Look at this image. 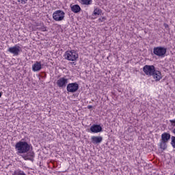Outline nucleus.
<instances>
[{"label": "nucleus", "mask_w": 175, "mask_h": 175, "mask_svg": "<svg viewBox=\"0 0 175 175\" xmlns=\"http://www.w3.org/2000/svg\"><path fill=\"white\" fill-rule=\"evenodd\" d=\"M15 148L18 155L19 154H27L31 150V145L28 144L26 142H19L16 143Z\"/></svg>", "instance_id": "obj_1"}, {"label": "nucleus", "mask_w": 175, "mask_h": 175, "mask_svg": "<svg viewBox=\"0 0 175 175\" xmlns=\"http://www.w3.org/2000/svg\"><path fill=\"white\" fill-rule=\"evenodd\" d=\"M64 58L68 61H76L79 58V53L75 50L67 51L64 54Z\"/></svg>", "instance_id": "obj_2"}, {"label": "nucleus", "mask_w": 175, "mask_h": 175, "mask_svg": "<svg viewBox=\"0 0 175 175\" xmlns=\"http://www.w3.org/2000/svg\"><path fill=\"white\" fill-rule=\"evenodd\" d=\"M69 83V79L66 77H60L59 79L57 80L56 84L57 87L59 88H65L68 83Z\"/></svg>", "instance_id": "obj_3"}, {"label": "nucleus", "mask_w": 175, "mask_h": 175, "mask_svg": "<svg viewBox=\"0 0 175 175\" xmlns=\"http://www.w3.org/2000/svg\"><path fill=\"white\" fill-rule=\"evenodd\" d=\"M65 18V12L62 10H57L53 14V18L55 21H62Z\"/></svg>", "instance_id": "obj_4"}, {"label": "nucleus", "mask_w": 175, "mask_h": 175, "mask_svg": "<svg viewBox=\"0 0 175 175\" xmlns=\"http://www.w3.org/2000/svg\"><path fill=\"white\" fill-rule=\"evenodd\" d=\"M153 53L157 57H165V54H166V48L162 46L154 47L153 49Z\"/></svg>", "instance_id": "obj_5"}, {"label": "nucleus", "mask_w": 175, "mask_h": 175, "mask_svg": "<svg viewBox=\"0 0 175 175\" xmlns=\"http://www.w3.org/2000/svg\"><path fill=\"white\" fill-rule=\"evenodd\" d=\"M143 70L146 76H151L155 72V67L152 65H146L144 66Z\"/></svg>", "instance_id": "obj_6"}, {"label": "nucleus", "mask_w": 175, "mask_h": 175, "mask_svg": "<svg viewBox=\"0 0 175 175\" xmlns=\"http://www.w3.org/2000/svg\"><path fill=\"white\" fill-rule=\"evenodd\" d=\"M66 90L68 92H76L79 90V83H71L67 85Z\"/></svg>", "instance_id": "obj_7"}, {"label": "nucleus", "mask_w": 175, "mask_h": 175, "mask_svg": "<svg viewBox=\"0 0 175 175\" xmlns=\"http://www.w3.org/2000/svg\"><path fill=\"white\" fill-rule=\"evenodd\" d=\"M8 51L14 55H18L21 51V46H18V44H16L14 46L10 47Z\"/></svg>", "instance_id": "obj_8"}, {"label": "nucleus", "mask_w": 175, "mask_h": 175, "mask_svg": "<svg viewBox=\"0 0 175 175\" xmlns=\"http://www.w3.org/2000/svg\"><path fill=\"white\" fill-rule=\"evenodd\" d=\"M35 157V153L33 151H28L26 154H23L22 158L25 161H32Z\"/></svg>", "instance_id": "obj_9"}, {"label": "nucleus", "mask_w": 175, "mask_h": 175, "mask_svg": "<svg viewBox=\"0 0 175 175\" xmlns=\"http://www.w3.org/2000/svg\"><path fill=\"white\" fill-rule=\"evenodd\" d=\"M102 126L99 124H93L90 127V131L92 133H99L102 132Z\"/></svg>", "instance_id": "obj_10"}, {"label": "nucleus", "mask_w": 175, "mask_h": 175, "mask_svg": "<svg viewBox=\"0 0 175 175\" xmlns=\"http://www.w3.org/2000/svg\"><path fill=\"white\" fill-rule=\"evenodd\" d=\"M103 138L100 136H92L91 142L93 144H99L102 143Z\"/></svg>", "instance_id": "obj_11"}, {"label": "nucleus", "mask_w": 175, "mask_h": 175, "mask_svg": "<svg viewBox=\"0 0 175 175\" xmlns=\"http://www.w3.org/2000/svg\"><path fill=\"white\" fill-rule=\"evenodd\" d=\"M152 76L155 81H159L162 79V73L159 70H154Z\"/></svg>", "instance_id": "obj_12"}, {"label": "nucleus", "mask_w": 175, "mask_h": 175, "mask_svg": "<svg viewBox=\"0 0 175 175\" xmlns=\"http://www.w3.org/2000/svg\"><path fill=\"white\" fill-rule=\"evenodd\" d=\"M42 69V63L40 62H36L32 65V70L33 72H39Z\"/></svg>", "instance_id": "obj_13"}, {"label": "nucleus", "mask_w": 175, "mask_h": 175, "mask_svg": "<svg viewBox=\"0 0 175 175\" xmlns=\"http://www.w3.org/2000/svg\"><path fill=\"white\" fill-rule=\"evenodd\" d=\"M70 8L73 13H79L81 10V8L79 5H71Z\"/></svg>", "instance_id": "obj_14"}, {"label": "nucleus", "mask_w": 175, "mask_h": 175, "mask_svg": "<svg viewBox=\"0 0 175 175\" xmlns=\"http://www.w3.org/2000/svg\"><path fill=\"white\" fill-rule=\"evenodd\" d=\"M161 140L163 142H168L169 140H170V134L167 133H163L161 135Z\"/></svg>", "instance_id": "obj_15"}, {"label": "nucleus", "mask_w": 175, "mask_h": 175, "mask_svg": "<svg viewBox=\"0 0 175 175\" xmlns=\"http://www.w3.org/2000/svg\"><path fill=\"white\" fill-rule=\"evenodd\" d=\"M81 5H86L87 6L92 5V0H80Z\"/></svg>", "instance_id": "obj_16"}, {"label": "nucleus", "mask_w": 175, "mask_h": 175, "mask_svg": "<svg viewBox=\"0 0 175 175\" xmlns=\"http://www.w3.org/2000/svg\"><path fill=\"white\" fill-rule=\"evenodd\" d=\"M102 14V10L99 9V8H95L92 16H100V14Z\"/></svg>", "instance_id": "obj_17"}, {"label": "nucleus", "mask_w": 175, "mask_h": 175, "mask_svg": "<svg viewBox=\"0 0 175 175\" xmlns=\"http://www.w3.org/2000/svg\"><path fill=\"white\" fill-rule=\"evenodd\" d=\"M166 142L161 141L160 142V148H162V150L166 149Z\"/></svg>", "instance_id": "obj_18"}, {"label": "nucleus", "mask_w": 175, "mask_h": 175, "mask_svg": "<svg viewBox=\"0 0 175 175\" xmlns=\"http://www.w3.org/2000/svg\"><path fill=\"white\" fill-rule=\"evenodd\" d=\"M171 144H172V147L174 148H175V137L174 136H172V137H171Z\"/></svg>", "instance_id": "obj_19"}, {"label": "nucleus", "mask_w": 175, "mask_h": 175, "mask_svg": "<svg viewBox=\"0 0 175 175\" xmlns=\"http://www.w3.org/2000/svg\"><path fill=\"white\" fill-rule=\"evenodd\" d=\"M14 175H26L23 171H16Z\"/></svg>", "instance_id": "obj_20"}, {"label": "nucleus", "mask_w": 175, "mask_h": 175, "mask_svg": "<svg viewBox=\"0 0 175 175\" xmlns=\"http://www.w3.org/2000/svg\"><path fill=\"white\" fill-rule=\"evenodd\" d=\"M19 3H21L22 5H25L27 3V0H17Z\"/></svg>", "instance_id": "obj_21"}, {"label": "nucleus", "mask_w": 175, "mask_h": 175, "mask_svg": "<svg viewBox=\"0 0 175 175\" xmlns=\"http://www.w3.org/2000/svg\"><path fill=\"white\" fill-rule=\"evenodd\" d=\"M40 30L42 31V32H46V31H47V27H41Z\"/></svg>", "instance_id": "obj_22"}, {"label": "nucleus", "mask_w": 175, "mask_h": 175, "mask_svg": "<svg viewBox=\"0 0 175 175\" xmlns=\"http://www.w3.org/2000/svg\"><path fill=\"white\" fill-rule=\"evenodd\" d=\"M1 96H2V94L0 92V98H1Z\"/></svg>", "instance_id": "obj_23"}, {"label": "nucleus", "mask_w": 175, "mask_h": 175, "mask_svg": "<svg viewBox=\"0 0 175 175\" xmlns=\"http://www.w3.org/2000/svg\"><path fill=\"white\" fill-rule=\"evenodd\" d=\"M165 28H166V27H167V25L165 24Z\"/></svg>", "instance_id": "obj_24"}, {"label": "nucleus", "mask_w": 175, "mask_h": 175, "mask_svg": "<svg viewBox=\"0 0 175 175\" xmlns=\"http://www.w3.org/2000/svg\"><path fill=\"white\" fill-rule=\"evenodd\" d=\"M99 20H100V21H102V19L100 18Z\"/></svg>", "instance_id": "obj_25"}, {"label": "nucleus", "mask_w": 175, "mask_h": 175, "mask_svg": "<svg viewBox=\"0 0 175 175\" xmlns=\"http://www.w3.org/2000/svg\"><path fill=\"white\" fill-rule=\"evenodd\" d=\"M91 108V107H89V109H90Z\"/></svg>", "instance_id": "obj_26"}, {"label": "nucleus", "mask_w": 175, "mask_h": 175, "mask_svg": "<svg viewBox=\"0 0 175 175\" xmlns=\"http://www.w3.org/2000/svg\"><path fill=\"white\" fill-rule=\"evenodd\" d=\"M174 175H175V174Z\"/></svg>", "instance_id": "obj_27"}]
</instances>
